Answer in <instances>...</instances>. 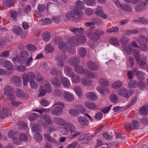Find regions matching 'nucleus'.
Instances as JSON below:
<instances>
[{
    "label": "nucleus",
    "mask_w": 148,
    "mask_h": 148,
    "mask_svg": "<svg viewBox=\"0 0 148 148\" xmlns=\"http://www.w3.org/2000/svg\"><path fill=\"white\" fill-rule=\"evenodd\" d=\"M74 90L79 97H81L82 95V91L81 87L77 86L74 87Z\"/></svg>",
    "instance_id": "34"
},
{
    "label": "nucleus",
    "mask_w": 148,
    "mask_h": 148,
    "mask_svg": "<svg viewBox=\"0 0 148 148\" xmlns=\"http://www.w3.org/2000/svg\"><path fill=\"white\" fill-rule=\"evenodd\" d=\"M147 40V38L146 37L144 36H141L137 38V41L140 44H141L146 42Z\"/></svg>",
    "instance_id": "49"
},
{
    "label": "nucleus",
    "mask_w": 148,
    "mask_h": 148,
    "mask_svg": "<svg viewBox=\"0 0 148 148\" xmlns=\"http://www.w3.org/2000/svg\"><path fill=\"white\" fill-rule=\"evenodd\" d=\"M145 3L140 2L135 7L134 10L136 12H140L145 9Z\"/></svg>",
    "instance_id": "19"
},
{
    "label": "nucleus",
    "mask_w": 148,
    "mask_h": 148,
    "mask_svg": "<svg viewBox=\"0 0 148 148\" xmlns=\"http://www.w3.org/2000/svg\"><path fill=\"white\" fill-rule=\"evenodd\" d=\"M50 37V34L48 32H44L42 34V39L45 41H48L49 40Z\"/></svg>",
    "instance_id": "54"
},
{
    "label": "nucleus",
    "mask_w": 148,
    "mask_h": 148,
    "mask_svg": "<svg viewBox=\"0 0 148 148\" xmlns=\"http://www.w3.org/2000/svg\"><path fill=\"white\" fill-rule=\"evenodd\" d=\"M8 136L11 138L12 139V141L14 144H18V142L16 143L15 141V138H16L18 136L17 133L14 130H11L8 133Z\"/></svg>",
    "instance_id": "14"
},
{
    "label": "nucleus",
    "mask_w": 148,
    "mask_h": 148,
    "mask_svg": "<svg viewBox=\"0 0 148 148\" xmlns=\"http://www.w3.org/2000/svg\"><path fill=\"white\" fill-rule=\"evenodd\" d=\"M13 32L17 36H21L23 32V29L18 26H15L12 29Z\"/></svg>",
    "instance_id": "29"
},
{
    "label": "nucleus",
    "mask_w": 148,
    "mask_h": 148,
    "mask_svg": "<svg viewBox=\"0 0 148 148\" xmlns=\"http://www.w3.org/2000/svg\"><path fill=\"white\" fill-rule=\"evenodd\" d=\"M100 84L102 86H107L108 84V82L107 80L103 78H101L99 80Z\"/></svg>",
    "instance_id": "64"
},
{
    "label": "nucleus",
    "mask_w": 148,
    "mask_h": 148,
    "mask_svg": "<svg viewBox=\"0 0 148 148\" xmlns=\"http://www.w3.org/2000/svg\"><path fill=\"white\" fill-rule=\"evenodd\" d=\"M60 80L64 86L68 87L70 86V81L66 77H61L60 78Z\"/></svg>",
    "instance_id": "27"
},
{
    "label": "nucleus",
    "mask_w": 148,
    "mask_h": 148,
    "mask_svg": "<svg viewBox=\"0 0 148 148\" xmlns=\"http://www.w3.org/2000/svg\"><path fill=\"white\" fill-rule=\"evenodd\" d=\"M117 94L120 96H123L125 97H128L127 90L123 87L119 90Z\"/></svg>",
    "instance_id": "18"
},
{
    "label": "nucleus",
    "mask_w": 148,
    "mask_h": 148,
    "mask_svg": "<svg viewBox=\"0 0 148 148\" xmlns=\"http://www.w3.org/2000/svg\"><path fill=\"white\" fill-rule=\"evenodd\" d=\"M64 98L67 101H72L74 100V97L73 95L68 92H64L63 94Z\"/></svg>",
    "instance_id": "17"
},
{
    "label": "nucleus",
    "mask_w": 148,
    "mask_h": 148,
    "mask_svg": "<svg viewBox=\"0 0 148 148\" xmlns=\"http://www.w3.org/2000/svg\"><path fill=\"white\" fill-rule=\"evenodd\" d=\"M78 53L79 56L81 58H84L86 55V51L84 48L80 47Z\"/></svg>",
    "instance_id": "39"
},
{
    "label": "nucleus",
    "mask_w": 148,
    "mask_h": 148,
    "mask_svg": "<svg viewBox=\"0 0 148 148\" xmlns=\"http://www.w3.org/2000/svg\"><path fill=\"white\" fill-rule=\"evenodd\" d=\"M123 83L121 81L118 80L113 83L112 84V87L115 89H117L123 85Z\"/></svg>",
    "instance_id": "38"
},
{
    "label": "nucleus",
    "mask_w": 148,
    "mask_h": 148,
    "mask_svg": "<svg viewBox=\"0 0 148 148\" xmlns=\"http://www.w3.org/2000/svg\"><path fill=\"white\" fill-rule=\"evenodd\" d=\"M87 65L88 68L90 70L97 71L99 69L98 67L92 61H89L87 63Z\"/></svg>",
    "instance_id": "16"
},
{
    "label": "nucleus",
    "mask_w": 148,
    "mask_h": 148,
    "mask_svg": "<svg viewBox=\"0 0 148 148\" xmlns=\"http://www.w3.org/2000/svg\"><path fill=\"white\" fill-rule=\"evenodd\" d=\"M10 14L11 17L14 20L16 21L17 20L18 14L17 12L14 10H11L10 12Z\"/></svg>",
    "instance_id": "57"
},
{
    "label": "nucleus",
    "mask_w": 148,
    "mask_h": 148,
    "mask_svg": "<svg viewBox=\"0 0 148 148\" xmlns=\"http://www.w3.org/2000/svg\"><path fill=\"white\" fill-rule=\"evenodd\" d=\"M121 9L128 12H131L132 11V6L129 4L127 3L123 4Z\"/></svg>",
    "instance_id": "33"
},
{
    "label": "nucleus",
    "mask_w": 148,
    "mask_h": 148,
    "mask_svg": "<svg viewBox=\"0 0 148 148\" xmlns=\"http://www.w3.org/2000/svg\"><path fill=\"white\" fill-rule=\"evenodd\" d=\"M58 47L59 48L62 50L64 52H66L67 51H69L71 53H74L75 52V50L74 49H73V52H71L69 50H68L67 44L63 41L60 42L59 43Z\"/></svg>",
    "instance_id": "8"
},
{
    "label": "nucleus",
    "mask_w": 148,
    "mask_h": 148,
    "mask_svg": "<svg viewBox=\"0 0 148 148\" xmlns=\"http://www.w3.org/2000/svg\"><path fill=\"white\" fill-rule=\"evenodd\" d=\"M68 42L69 45L72 47L77 46L79 45V41L77 37L74 36L69 38Z\"/></svg>",
    "instance_id": "7"
},
{
    "label": "nucleus",
    "mask_w": 148,
    "mask_h": 148,
    "mask_svg": "<svg viewBox=\"0 0 148 148\" xmlns=\"http://www.w3.org/2000/svg\"><path fill=\"white\" fill-rule=\"evenodd\" d=\"M84 3L89 6H95L96 4L95 0H83Z\"/></svg>",
    "instance_id": "44"
},
{
    "label": "nucleus",
    "mask_w": 148,
    "mask_h": 148,
    "mask_svg": "<svg viewBox=\"0 0 148 148\" xmlns=\"http://www.w3.org/2000/svg\"><path fill=\"white\" fill-rule=\"evenodd\" d=\"M139 51L135 49L133 51V55L136 61L141 58V55H140Z\"/></svg>",
    "instance_id": "47"
},
{
    "label": "nucleus",
    "mask_w": 148,
    "mask_h": 148,
    "mask_svg": "<svg viewBox=\"0 0 148 148\" xmlns=\"http://www.w3.org/2000/svg\"><path fill=\"white\" fill-rule=\"evenodd\" d=\"M64 72L68 76H70L71 73H74L72 69L70 67L66 66L64 67Z\"/></svg>",
    "instance_id": "51"
},
{
    "label": "nucleus",
    "mask_w": 148,
    "mask_h": 148,
    "mask_svg": "<svg viewBox=\"0 0 148 148\" xmlns=\"http://www.w3.org/2000/svg\"><path fill=\"white\" fill-rule=\"evenodd\" d=\"M138 32L137 29L128 30L125 32V34L126 35L129 36L131 34H137Z\"/></svg>",
    "instance_id": "59"
},
{
    "label": "nucleus",
    "mask_w": 148,
    "mask_h": 148,
    "mask_svg": "<svg viewBox=\"0 0 148 148\" xmlns=\"http://www.w3.org/2000/svg\"><path fill=\"white\" fill-rule=\"evenodd\" d=\"M66 59V56L64 53L58 51L56 52L55 59L57 62V65L58 67L62 68L64 66V61Z\"/></svg>",
    "instance_id": "2"
},
{
    "label": "nucleus",
    "mask_w": 148,
    "mask_h": 148,
    "mask_svg": "<svg viewBox=\"0 0 148 148\" xmlns=\"http://www.w3.org/2000/svg\"><path fill=\"white\" fill-rule=\"evenodd\" d=\"M3 67L5 68L8 70L9 71V72H7V75H10L13 73L14 68L12 62L10 61L9 60H5Z\"/></svg>",
    "instance_id": "9"
},
{
    "label": "nucleus",
    "mask_w": 148,
    "mask_h": 148,
    "mask_svg": "<svg viewBox=\"0 0 148 148\" xmlns=\"http://www.w3.org/2000/svg\"><path fill=\"white\" fill-rule=\"evenodd\" d=\"M119 29L117 27H115L110 28L106 29V31L108 33L112 32L116 33L119 32Z\"/></svg>",
    "instance_id": "53"
},
{
    "label": "nucleus",
    "mask_w": 148,
    "mask_h": 148,
    "mask_svg": "<svg viewBox=\"0 0 148 148\" xmlns=\"http://www.w3.org/2000/svg\"><path fill=\"white\" fill-rule=\"evenodd\" d=\"M22 78L23 84L24 86H26L27 84V82H32L34 80L35 76L34 73L32 72H29L27 74L24 73L22 75Z\"/></svg>",
    "instance_id": "5"
},
{
    "label": "nucleus",
    "mask_w": 148,
    "mask_h": 148,
    "mask_svg": "<svg viewBox=\"0 0 148 148\" xmlns=\"http://www.w3.org/2000/svg\"><path fill=\"white\" fill-rule=\"evenodd\" d=\"M86 96L89 100L94 101L97 99V96L95 93L92 92H88L86 94Z\"/></svg>",
    "instance_id": "21"
},
{
    "label": "nucleus",
    "mask_w": 148,
    "mask_h": 148,
    "mask_svg": "<svg viewBox=\"0 0 148 148\" xmlns=\"http://www.w3.org/2000/svg\"><path fill=\"white\" fill-rule=\"evenodd\" d=\"M5 94L7 96L14 93L12 88L10 86H6L4 88Z\"/></svg>",
    "instance_id": "41"
},
{
    "label": "nucleus",
    "mask_w": 148,
    "mask_h": 148,
    "mask_svg": "<svg viewBox=\"0 0 148 148\" xmlns=\"http://www.w3.org/2000/svg\"><path fill=\"white\" fill-rule=\"evenodd\" d=\"M119 40L121 44L123 45H125L129 42L130 39L127 37L123 36L121 37Z\"/></svg>",
    "instance_id": "56"
},
{
    "label": "nucleus",
    "mask_w": 148,
    "mask_h": 148,
    "mask_svg": "<svg viewBox=\"0 0 148 148\" xmlns=\"http://www.w3.org/2000/svg\"><path fill=\"white\" fill-rule=\"evenodd\" d=\"M45 51L47 53H51L54 51V47L50 44H47L45 47Z\"/></svg>",
    "instance_id": "48"
},
{
    "label": "nucleus",
    "mask_w": 148,
    "mask_h": 148,
    "mask_svg": "<svg viewBox=\"0 0 148 148\" xmlns=\"http://www.w3.org/2000/svg\"><path fill=\"white\" fill-rule=\"evenodd\" d=\"M15 93L17 97L21 98H24L25 96V93L20 89H17L16 90Z\"/></svg>",
    "instance_id": "36"
},
{
    "label": "nucleus",
    "mask_w": 148,
    "mask_h": 148,
    "mask_svg": "<svg viewBox=\"0 0 148 148\" xmlns=\"http://www.w3.org/2000/svg\"><path fill=\"white\" fill-rule=\"evenodd\" d=\"M91 20L94 23V24L99 25L102 24V21L97 18H92L91 19Z\"/></svg>",
    "instance_id": "60"
},
{
    "label": "nucleus",
    "mask_w": 148,
    "mask_h": 148,
    "mask_svg": "<svg viewBox=\"0 0 148 148\" xmlns=\"http://www.w3.org/2000/svg\"><path fill=\"white\" fill-rule=\"evenodd\" d=\"M80 58L78 56H74L68 60V62L72 66H75L79 64L80 62Z\"/></svg>",
    "instance_id": "10"
},
{
    "label": "nucleus",
    "mask_w": 148,
    "mask_h": 148,
    "mask_svg": "<svg viewBox=\"0 0 148 148\" xmlns=\"http://www.w3.org/2000/svg\"><path fill=\"white\" fill-rule=\"evenodd\" d=\"M95 13L97 16L101 17L104 19L107 17V14L103 13L102 10V7L100 6L96 8Z\"/></svg>",
    "instance_id": "12"
},
{
    "label": "nucleus",
    "mask_w": 148,
    "mask_h": 148,
    "mask_svg": "<svg viewBox=\"0 0 148 148\" xmlns=\"http://www.w3.org/2000/svg\"><path fill=\"white\" fill-rule=\"evenodd\" d=\"M26 48L28 50L30 51H34L37 49L36 47L35 46L31 44H29L27 45Z\"/></svg>",
    "instance_id": "63"
},
{
    "label": "nucleus",
    "mask_w": 148,
    "mask_h": 148,
    "mask_svg": "<svg viewBox=\"0 0 148 148\" xmlns=\"http://www.w3.org/2000/svg\"><path fill=\"white\" fill-rule=\"evenodd\" d=\"M18 127L22 130H26L27 129V126L26 123L24 121H20L17 123Z\"/></svg>",
    "instance_id": "40"
},
{
    "label": "nucleus",
    "mask_w": 148,
    "mask_h": 148,
    "mask_svg": "<svg viewBox=\"0 0 148 148\" xmlns=\"http://www.w3.org/2000/svg\"><path fill=\"white\" fill-rule=\"evenodd\" d=\"M145 73L141 71H139L136 76L138 79L143 80L145 79L144 75Z\"/></svg>",
    "instance_id": "62"
},
{
    "label": "nucleus",
    "mask_w": 148,
    "mask_h": 148,
    "mask_svg": "<svg viewBox=\"0 0 148 148\" xmlns=\"http://www.w3.org/2000/svg\"><path fill=\"white\" fill-rule=\"evenodd\" d=\"M77 121L80 124L84 126H87L89 123L88 120L82 116L79 117L77 119Z\"/></svg>",
    "instance_id": "30"
},
{
    "label": "nucleus",
    "mask_w": 148,
    "mask_h": 148,
    "mask_svg": "<svg viewBox=\"0 0 148 148\" xmlns=\"http://www.w3.org/2000/svg\"><path fill=\"white\" fill-rule=\"evenodd\" d=\"M42 117L46 123L49 125L53 124V122L51 121V118L49 116L45 114L43 115Z\"/></svg>",
    "instance_id": "35"
},
{
    "label": "nucleus",
    "mask_w": 148,
    "mask_h": 148,
    "mask_svg": "<svg viewBox=\"0 0 148 148\" xmlns=\"http://www.w3.org/2000/svg\"><path fill=\"white\" fill-rule=\"evenodd\" d=\"M38 117V115L35 113H32L28 116V119L31 121H33L37 119Z\"/></svg>",
    "instance_id": "45"
},
{
    "label": "nucleus",
    "mask_w": 148,
    "mask_h": 148,
    "mask_svg": "<svg viewBox=\"0 0 148 148\" xmlns=\"http://www.w3.org/2000/svg\"><path fill=\"white\" fill-rule=\"evenodd\" d=\"M51 83L52 85L55 87L59 88L61 86V84L59 81L58 78L55 77L52 79L51 80Z\"/></svg>",
    "instance_id": "31"
},
{
    "label": "nucleus",
    "mask_w": 148,
    "mask_h": 148,
    "mask_svg": "<svg viewBox=\"0 0 148 148\" xmlns=\"http://www.w3.org/2000/svg\"><path fill=\"white\" fill-rule=\"evenodd\" d=\"M85 8V6L83 2L81 1H77L76 2L75 8L74 9H76L81 11V10Z\"/></svg>",
    "instance_id": "25"
},
{
    "label": "nucleus",
    "mask_w": 148,
    "mask_h": 148,
    "mask_svg": "<svg viewBox=\"0 0 148 148\" xmlns=\"http://www.w3.org/2000/svg\"><path fill=\"white\" fill-rule=\"evenodd\" d=\"M74 69L75 71L78 74H84L85 73V70L83 67L80 65H77L75 66Z\"/></svg>",
    "instance_id": "22"
},
{
    "label": "nucleus",
    "mask_w": 148,
    "mask_h": 148,
    "mask_svg": "<svg viewBox=\"0 0 148 148\" xmlns=\"http://www.w3.org/2000/svg\"><path fill=\"white\" fill-rule=\"evenodd\" d=\"M54 121L56 123L61 125H64L66 123L64 120L60 118H55Z\"/></svg>",
    "instance_id": "42"
},
{
    "label": "nucleus",
    "mask_w": 148,
    "mask_h": 148,
    "mask_svg": "<svg viewBox=\"0 0 148 148\" xmlns=\"http://www.w3.org/2000/svg\"><path fill=\"white\" fill-rule=\"evenodd\" d=\"M147 58L144 55H141V58L136 61H137L138 64L139 66L142 68L143 66L146 65V62L147 61Z\"/></svg>",
    "instance_id": "15"
},
{
    "label": "nucleus",
    "mask_w": 148,
    "mask_h": 148,
    "mask_svg": "<svg viewBox=\"0 0 148 148\" xmlns=\"http://www.w3.org/2000/svg\"><path fill=\"white\" fill-rule=\"evenodd\" d=\"M39 93L38 95L39 97H41L45 95L47 92L45 90V88L44 86H41L39 89Z\"/></svg>",
    "instance_id": "43"
},
{
    "label": "nucleus",
    "mask_w": 148,
    "mask_h": 148,
    "mask_svg": "<svg viewBox=\"0 0 148 148\" xmlns=\"http://www.w3.org/2000/svg\"><path fill=\"white\" fill-rule=\"evenodd\" d=\"M44 137L46 140L51 143H55L57 142L56 140L51 138L48 134H45Z\"/></svg>",
    "instance_id": "52"
},
{
    "label": "nucleus",
    "mask_w": 148,
    "mask_h": 148,
    "mask_svg": "<svg viewBox=\"0 0 148 148\" xmlns=\"http://www.w3.org/2000/svg\"><path fill=\"white\" fill-rule=\"evenodd\" d=\"M56 105L58 106L52 109L51 113L55 115H60L62 113V109L64 108L65 105L62 102H58L55 103L54 106H55Z\"/></svg>",
    "instance_id": "4"
},
{
    "label": "nucleus",
    "mask_w": 148,
    "mask_h": 148,
    "mask_svg": "<svg viewBox=\"0 0 148 148\" xmlns=\"http://www.w3.org/2000/svg\"><path fill=\"white\" fill-rule=\"evenodd\" d=\"M10 80L12 83L17 86H20L21 84V78L18 76H12L10 79Z\"/></svg>",
    "instance_id": "11"
},
{
    "label": "nucleus",
    "mask_w": 148,
    "mask_h": 148,
    "mask_svg": "<svg viewBox=\"0 0 148 148\" xmlns=\"http://www.w3.org/2000/svg\"><path fill=\"white\" fill-rule=\"evenodd\" d=\"M97 89L102 95H106L109 93V89L107 88H101L100 87H97Z\"/></svg>",
    "instance_id": "28"
},
{
    "label": "nucleus",
    "mask_w": 148,
    "mask_h": 148,
    "mask_svg": "<svg viewBox=\"0 0 148 148\" xmlns=\"http://www.w3.org/2000/svg\"><path fill=\"white\" fill-rule=\"evenodd\" d=\"M45 90L46 92L49 93H51L52 92V88L50 84L49 83H47L44 85Z\"/></svg>",
    "instance_id": "55"
},
{
    "label": "nucleus",
    "mask_w": 148,
    "mask_h": 148,
    "mask_svg": "<svg viewBox=\"0 0 148 148\" xmlns=\"http://www.w3.org/2000/svg\"><path fill=\"white\" fill-rule=\"evenodd\" d=\"M110 98L111 102L114 103H116L118 100L117 96L114 94H112L110 95Z\"/></svg>",
    "instance_id": "61"
},
{
    "label": "nucleus",
    "mask_w": 148,
    "mask_h": 148,
    "mask_svg": "<svg viewBox=\"0 0 148 148\" xmlns=\"http://www.w3.org/2000/svg\"><path fill=\"white\" fill-rule=\"evenodd\" d=\"M139 111L141 115L143 116H147L148 114V105L143 106L140 109Z\"/></svg>",
    "instance_id": "24"
},
{
    "label": "nucleus",
    "mask_w": 148,
    "mask_h": 148,
    "mask_svg": "<svg viewBox=\"0 0 148 148\" xmlns=\"http://www.w3.org/2000/svg\"><path fill=\"white\" fill-rule=\"evenodd\" d=\"M83 12L82 11L73 9L66 14L65 18L67 20L71 21L75 18L76 15L79 17H81L83 16Z\"/></svg>",
    "instance_id": "3"
},
{
    "label": "nucleus",
    "mask_w": 148,
    "mask_h": 148,
    "mask_svg": "<svg viewBox=\"0 0 148 148\" xmlns=\"http://www.w3.org/2000/svg\"><path fill=\"white\" fill-rule=\"evenodd\" d=\"M10 112L8 108H3L0 109V118L3 119L6 117L8 116Z\"/></svg>",
    "instance_id": "13"
},
{
    "label": "nucleus",
    "mask_w": 148,
    "mask_h": 148,
    "mask_svg": "<svg viewBox=\"0 0 148 148\" xmlns=\"http://www.w3.org/2000/svg\"><path fill=\"white\" fill-rule=\"evenodd\" d=\"M20 57L22 59H25L29 55V53L26 50L23 51L20 53Z\"/></svg>",
    "instance_id": "46"
},
{
    "label": "nucleus",
    "mask_w": 148,
    "mask_h": 148,
    "mask_svg": "<svg viewBox=\"0 0 148 148\" xmlns=\"http://www.w3.org/2000/svg\"><path fill=\"white\" fill-rule=\"evenodd\" d=\"M81 82L83 85L86 86H90L92 84V83L91 80L85 78H82Z\"/></svg>",
    "instance_id": "37"
},
{
    "label": "nucleus",
    "mask_w": 148,
    "mask_h": 148,
    "mask_svg": "<svg viewBox=\"0 0 148 148\" xmlns=\"http://www.w3.org/2000/svg\"><path fill=\"white\" fill-rule=\"evenodd\" d=\"M15 1V0H3V3L5 7L10 8L13 5Z\"/></svg>",
    "instance_id": "32"
},
{
    "label": "nucleus",
    "mask_w": 148,
    "mask_h": 148,
    "mask_svg": "<svg viewBox=\"0 0 148 148\" xmlns=\"http://www.w3.org/2000/svg\"><path fill=\"white\" fill-rule=\"evenodd\" d=\"M139 123L136 120H134L132 121L131 124L127 123L125 127L126 130L127 129L137 130L139 127Z\"/></svg>",
    "instance_id": "6"
},
{
    "label": "nucleus",
    "mask_w": 148,
    "mask_h": 148,
    "mask_svg": "<svg viewBox=\"0 0 148 148\" xmlns=\"http://www.w3.org/2000/svg\"><path fill=\"white\" fill-rule=\"evenodd\" d=\"M34 138L36 142H39L42 140V136L40 133H37L34 136Z\"/></svg>",
    "instance_id": "58"
},
{
    "label": "nucleus",
    "mask_w": 148,
    "mask_h": 148,
    "mask_svg": "<svg viewBox=\"0 0 148 148\" xmlns=\"http://www.w3.org/2000/svg\"><path fill=\"white\" fill-rule=\"evenodd\" d=\"M104 33V32L102 29H96L93 33H88L87 36L88 38L91 40L96 41L101 38V36H103Z\"/></svg>",
    "instance_id": "1"
},
{
    "label": "nucleus",
    "mask_w": 148,
    "mask_h": 148,
    "mask_svg": "<svg viewBox=\"0 0 148 148\" xmlns=\"http://www.w3.org/2000/svg\"><path fill=\"white\" fill-rule=\"evenodd\" d=\"M137 85L138 82L134 80H132L130 81L128 84L129 87L132 88H135Z\"/></svg>",
    "instance_id": "50"
},
{
    "label": "nucleus",
    "mask_w": 148,
    "mask_h": 148,
    "mask_svg": "<svg viewBox=\"0 0 148 148\" xmlns=\"http://www.w3.org/2000/svg\"><path fill=\"white\" fill-rule=\"evenodd\" d=\"M33 61V59L32 56H31L25 59H22V61L19 60V62L22 64H24L25 63V65L27 66H28L30 65L31 64Z\"/></svg>",
    "instance_id": "23"
},
{
    "label": "nucleus",
    "mask_w": 148,
    "mask_h": 148,
    "mask_svg": "<svg viewBox=\"0 0 148 148\" xmlns=\"http://www.w3.org/2000/svg\"><path fill=\"white\" fill-rule=\"evenodd\" d=\"M85 104L86 108L88 109L93 110L97 109V106L94 103L89 101L85 102Z\"/></svg>",
    "instance_id": "26"
},
{
    "label": "nucleus",
    "mask_w": 148,
    "mask_h": 148,
    "mask_svg": "<svg viewBox=\"0 0 148 148\" xmlns=\"http://www.w3.org/2000/svg\"><path fill=\"white\" fill-rule=\"evenodd\" d=\"M70 77H71V81L74 83H78L80 81V77L79 76L75 74L74 73H71Z\"/></svg>",
    "instance_id": "20"
}]
</instances>
